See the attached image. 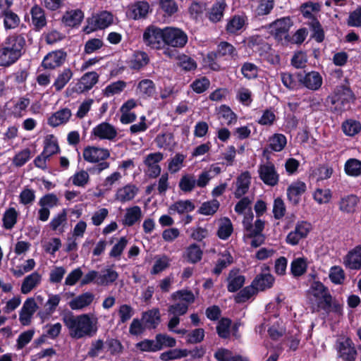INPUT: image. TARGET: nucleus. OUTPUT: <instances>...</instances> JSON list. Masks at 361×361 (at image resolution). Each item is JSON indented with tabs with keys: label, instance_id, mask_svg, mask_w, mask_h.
<instances>
[{
	"label": "nucleus",
	"instance_id": "69168bd1",
	"mask_svg": "<svg viewBox=\"0 0 361 361\" xmlns=\"http://www.w3.org/2000/svg\"><path fill=\"white\" fill-rule=\"evenodd\" d=\"M104 344L106 350L109 351L111 355H117L123 352V346L121 341L116 338L108 337Z\"/></svg>",
	"mask_w": 361,
	"mask_h": 361
},
{
	"label": "nucleus",
	"instance_id": "ddd939ff",
	"mask_svg": "<svg viewBox=\"0 0 361 361\" xmlns=\"http://www.w3.org/2000/svg\"><path fill=\"white\" fill-rule=\"evenodd\" d=\"M113 21V14L107 11H101L87 19L88 26L92 31L105 29L111 25Z\"/></svg>",
	"mask_w": 361,
	"mask_h": 361
},
{
	"label": "nucleus",
	"instance_id": "09e8293b",
	"mask_svg": "<svg viewBox=\"0 0 361 361\" xmlns=\"http://www.w3.org/2000/svg\"><path fill=\"white\" fill-rule=\"evenodd\" d=\"M203 251L200 245L192 243L186 249L187 261L192 264H196L202 258Z\"/></svg>",
	"mask_w": 361,
	"mask_h": 361
},
{
	"label": "nucleus",
	"instance_id": "a19ab883",
	"mask_svg": "<svg viewBox=\"0 0 361 361\" xmlns=\"http://www.w3.org/2000/svg\"><path fill=\"white\" fill-rule=\"evenodd\" d=\"M1 16L4 18V26L6 30L16 28L20 23V17L12 10L4 11Z\"/></svg>",
	"mask_w": 361,
	"mask_h": 361
},
{
	"label": "nucleus",
	"instance_id": "338daca9",
	"mask_svg": "<svg viewBox=\"0 0 361 361\" xmlns=\"http://www.w3.org/2000/svg\"><path fill=\"white\" fill-rule=\"evenodd\" d=\"M309 293L315 298L320 299L325 293H329V289L321 281H313L310 287Z\"/></svg>",
	"mask_w": 361,
	"mask_h": 361
},
{
	"label": "nucleus",
	"instance_id": "f03ea898",
	"mask_svg": "<svg viewBox=\"0 0 361 361\" xmlns=\"http://www.w3.org/2000/svg\"><path fill=\"white\" fill-rule=\"evenodd\" d=\"M238 56L235 47L231 43L222 41L220 42L215 51L207 53L205 61L208 67L214 71H221L226 69L222 66V61H228Z\"/></svg>",
	"mask_w": 361,
	"mask_h": 361
},
{
	"label": "nucleus",
	"instance_id": "f3484780",
	"mask_svg": "<svg viewBox=\"0 0 361 361\" xmlns=\"http://www.w3.org/2000/svg\"><path fill=\"white\" fill-rule=\"evenodd\" d=\"M343 264L347 269L351 270L361 269V245L348 251L343 257Z\"/></svg>",
	"mask_w": 361,
	"mask_h": 361
},
{
	"label": "nucleus",
	"instance_id": "393cba45",
	"mask_svg": "<svg viewBox=\"0 0 361 361\" xmlns=\"http://www.w3.org/2000/svg\"><path fill=\"white\" fill-rule=\"evenodd\" d=\"M275 279L271 274H257L252 281V284L257 291H263L273 286Z\"/></svg>",
	"mask_w": 361,
	"mask_h": 361
},
{
	"label": "nucleus",
	"instance_id": "412c9836",
	"mask_svg": "<svg viewBox=\"0 0 361 361\" xmlns=\"http://www.w3.org/2000/svg\"><path fill=\"white\" fill-rule=\"evenodd\" d=\"M30 15L35 30L39 31L47 25V22L44 10L39 5L35 4L31 8Z\"/></svg>",
	"mask_w": 361,
	"mask_h": 361
},
{
	"label": "nucleus",
	"instance_id": "680f3d73",
	"mask_svg": "<svg viewBox=\"0 0 361 361\" xmlns=\"http://www.w3.org/2000/svg\"><path fill=\"white\" fill-rule=\"evenodd\" d=\"M187 357L186 349H171L161 353L159 358L162 361L178 360Z\"/></svg>",
	"mask_w": 361,
	"mask_h": 361
},
{
	"label": "nucleus",
	"instance_id": "c85d7f7f",
	"mask_svg": "<svg viewBox=\"0 0 361 361\" xmlns=\"http://www.w3.org/2000/svg\"><path fill=\"white\" fill-rule=\"evenodd\" d=\"M138 188L133 184H128L121 188H118L115 195L116 200L121 202H126L134 199L137 194Z\"/></svg>",
	"mask_w": 361,
	"mask_h": 361
},
{
	"label": "nucleus",
	"instance_id": "e433bc0d",
	"mask_svg": "<svg viewBox=\"0 0 361 361\" xmlns=\"http://www.w3.org/2000/svg\"><path fill=\"white\" fill-rule=\"evenodd\" d=\"M233 232V226L228 217L221 219V222L216 232V235L221 239L226 240L229 238Z\"/></svg>",
	"mask_w": 361,
	"mask_h": 361
},
{
	"label": "nucleus",
	"instance_id": "58836bf2",
	"mask_svg": "<svg viewBox=\"0 0 361 361\" xmlns=\"http://www.w3.org/2000/svg\"><path fill=\"white\" fill-rule=\"evenodd\" d=\"M73 75V71L69 68H66L62 72L59 73L53 84L55 90L57 92L61 91L71 80Z\"/></svg>",
	"mask_w": 361,
	"mask_h": 361
},
{
	"label": "nucleus",
	"instance_id": "864d4df0",
	"mask_svg": "<svg viewBox=\"0 0 361 361\" xmlns=\"http://www.w3.org/2000/svg\"><path fill=\"white\" fill-rule=\"evenodd\" d=\"M287 143L286 137L281 133L274 134L269 140V147L274 152H281Z\"/></svg>",
	"mask_w": 361,
	"mask_h": 361
},
{
	"label": "nucleus",
	"instance_id": "f8f14e48",
	"mask_svg": "<svg viewBox=\"0 0 361 361\" xmlns=\"http://www.w3.org/2000/svg\"><path fill=\"white\" fill-rule=\"evenodd\" d=\"M336 350L338 357L343 361H355L357 355V350L352 339L349 337L342 341H336Z\"/></svg>",
	"mask_w": 361,
	"mask_h": 361
},
{
	"label": "nucleus",
	"instance_id": "4c0bfd02",
	"mask_svg": "<svg viewBox=\"0 0 361 361\" xmlns=\"http://www.w3.org/2000/svg\"><path fill=\"white\" fill-rule=\"evenodd\" d=\"M142 217V211L139 206H133L126 209L123 224L127 226H133Z\"/></svg>",
	"mask_w": 361,
	"mask_h": 361
},
{
	"label": "nucleus",
	"instance_id": "423d86ee",
	"mask_svg": "<svg viewBox=\"0 0 361 361\" xmlns=\"http://www.w3.org/2000/svg\"><path fill=\"white\" fill-rule=\"evenodd\" d=\"M293 25V22L290 16L278 18L269 25V27L271 28V34L278 42H282L283 39L289 42L288 32Z\"/></svg>",
	"mask_w": 361,
	"mask_h": 361
},
{
	"label": "nucleus",
	"instance_id": "a18cd8bd",
	"mask_svg": "<svg viewBox=\"0 0 361 361\" xmlns=\"http://www.w3.org/2000/svg\"><path fill=\"white\" fill-rule=\"evenodd\" d=\"M344 171L349 176H360L361 175V161L355 158L348 159L344 165Z\"/></svg>",
	"mask_w": 361,
	"mask_h": 361
},
{
	"label": "nucleus",
	"instance_id": "7c9ffc66",
	"mask_svg": "<svg viewBox=\"0 0 361 361\" xmlns=\"http://www.w3.org/2000/svg\"><path fill=\"white\" fill-rule=\"evenodd\" d=\"M94 295L90 292H86L79 295L69 302V306L73 310H81L90 305Z\"/></svg>",
	"mask_w": 361,
	"mask_h": 361
},
{
	"label": "nucleus",
	"instance_id": "4be33fe9",
	"mask_svg": "<svg viewBox=\"0 0 361 361\" xmlns=\"http://www.w3.org/2000/svg\"><path fill=\"white\" fill-rule=\"evenodd\" d=\"M251 175L246 171L241 173L236 180V190L234 192L235 197L240 198L246 194L250 185Z\"/></svg>",
	"mask_w": 361,
	"mask_h": 361
},
{
	"label": "nucleus",
	"instance_id": "052dcab7",
	"mask_svg": "<svg viewBox=\"0 0 361 361\" xmlns=\"http://www.w3.org/2000/svg\"><path fill=\"white\" fill-rule=\"evenodd\" d=\"M172 298L173 300H179L184 303L190 304L193 303L195 300L194 293L190 290L182 289L177 290L172 294Z\"/></svg>",
	"mask_w": 361,
	"mask_h": 361
},
{
	"label": "nucleus",
	"instance_id": "aec40b11",
	"mask_svg": "<svg viewBox=\"0 0 361 361\" xmlns=\"http://www.w3.org/2000/svg\"><path fill=\"white\" fill-rule=\"evenodd\" d=\"M92 133L101 140H114L117 135V131L114 126L107 122H102L96 126Z\"/></svg>",
	"mask_w": 361,
	"mask_h": 361
},
{
	"label": "nucleus",
	"instance_id": "4468645a",
	"mask_svg": "<svg viewBox=\"0 0 361 361\" xmlns=\"http://www.w3.org/2000/svg\"><path fill=\"white\" fill-rule=\"evenodd\" d=\"M296 77L300 84L311 90H317L322 85V78L317 71H311L305 74L298 73Z\"/></svg>",
	"mask_w": 361,
	"mask_h": 361
},
{
	"label": "nucleus",
	"instance_id": "c756f323",
	"mask_svg": "<svg viewBox=\"0 0 361 361\" xmlns=\"http://www.w3.org/2000/svg\"><path fill=\"white\" fill-rule=\"evenodd\" d=\"M149 63L148 54L143 51H135L131 60L129 62V67L134 71H140Z\"/></svg>",
	"mask_w": 361,
	"mask_h": 361
},
{
	"label": "nucleus",
	"instance_id": "3c124183",
	"mask_svg": "<svg viewBox=\"0 0 361 361\" xmlns=\"http://www.w3.org/2000/svg\"><path fill=\"white\" fill-rule=\"evenodd\" d=\"M118 278V274L116 271L107 269L103 274L98 276L96 283L99 286H108L114 283Z\"/></svg>",
	"mask_w": 361,
	"mask_h": 361
},
{
	"label": "nucleus",
	"instance_id": "9d476101",
	"mask_svg": "<svg viewBox=\"0 0 361 361\" xmlns=\"http://www.w3.org/2000/svg\"><path fill=\"white\" fill-rule=\"evenodd\" d=\"M258 173L260 180L268 186L274 187L279 182V174L271 162L260 164L258 168Z\"/></svg>",
	"mask_w": 361,
	"mask_h": 361
},
{
	"label": "nucleus",
	"instance_id": "4d7b16f0",
	"mask_svg": "<svg viewBox=\"0 0 361 361\" xmlns=\"http://www.w3.org/2000/svg\"><path fill=\"white\" fill-rule=\"evenodd\" d=\"M195 204L189 200H178L174 202L171 207L170 210L177 212L178 214L192 212L195 209Z\"/></svg>",
	"mask_w": 361,
	"mask_h": 361
},
{
	"label": "nucleus",
	"instance_id": "37998d69",
	"mask_svg": "<svg viewBox=\"0 0 361 361\" xmlns=\"http://www.w3.org/2000/svg\"><path fill=\"white\" fill-rule=\"evenodd\" d=\"M67 223V212L66 209H62L61 212L58 213L53 217L49 224L51 230L56 231L59 230L60 233L64 231L63 226Z\"/></svg>",
	"mask_w": 361,
	"mask_h": 361
},
{
	"label": "nucleus",
	"instance_id": "de8ad7c7",
	"mask_svg": "<svg viewBox=\"0 0 361 361\" xmlns=\"http://www.w3.org/2000/svg\"><path fill=\"white\" fill-rule=\"evenodd\" d=\"M308 25L312 32L311 37L318 43L322 42L324 40L325 34L319 20L314 19V21H310Z\"/></svg>",
	"mask_w": 361,
	"mask_h": 361
},
{
	"label": "nucleus",
	"instance_id": "49530a36",
	"mask_svg": "<svg viewBox=\"0 0 361 361\" xmlns=\"http://www.w3.org/2000/svg\"><path fill=\"white\" fill-rule=\"evenodd\" d=\"M12 114L16 118H20L24 115L27 108L30 104V99L27 97H21L16 102H13Z\"/></svg>",
	"mask_w": 361,
	"mask_h": 361
},
{
	"label": "nucleus",
	"instance_id": "c9c22d12",
	"mask_svg": "<svg viewBox=\"0 0 361 361\" xmlns=\"http://www.w3.org/2000/svg\"><path fill=\"white\" fill-rule=\"evenodd\" d=\"M41 275L35 271L31 274L27 276L21 285V293L23 294L29 293L41 281Z\"/></svg>",
	"mask_w": 361,
	"mask_h": 361
},
{
	"label": "nucleus",
	"instance_id": "9b49d317",
	"mask_svg": "<svg viewBox=\"0 0 361 361\" xmlns=\"http://www.w3.org/2000/svg\"><path fill=\"white\" fill-rule=\"evenodd\" d=\"M67 56V52L62 49L52 51L44 57L41 66L44 69L54 70L63 65Z\"/></svg>",
	"mask_w": 361,
	"mask_h": 361
},
{
	"label": "nucleus",
	"instance_id": "a211bd4d",
	"mask_svg": "<svg viewBox=\"0 0 361 361\" xmlns=\"http://www.w3.org/2000/svg\"><path fill=\"white\" fill-rule=\"evenodd\" d=\"M306 184L302 181L292 183L287 188V197L289 202L294 206L299 204L301 195L306 191Z\"/></svg>",
	"mask_w": 361,
	"mask_h": 361
},
{
	"label": "nucleus",
	"instance_id": "603ef678",
	"mask_svg": "<svg viewBox=\"0 0 361 361\" xmlns=\"http://www.w3.org/2000/svg\"><path fill=\"white\" fill-rule=\"evenodd\" d=\"M274 6V0H259L255 8V16L260 18L270 14Z\"/></svg>",
	"mask_w": 361,
	"mask_h": 361
},
{
	"label": "nucleus",
	"instance_id": "f257e3e1",
	"mask_svg": "<svg viewBox=\"0 0 361 361\" xmlns=\"http://www.w3.org/2000/svg\"><path fill=\"white\" fill-rule=\"evenodd\" d=\"M70 336L75 339L94 336L98 330L97 319H92L88 314L74 316L72 313L63 317Z\"/></svg>",
	"mask_w": 361,
	"mask_h": 361
},
{
	"label": "nucleus",
	"instance_id": "ea45409f",
	"mask_svg": "<svg viewBox=\"0 0 361 361\" xmlns=\"http://www.w3.org/2000/svg\"><path fill=\"white\" fill-rule=\"evenodd\" d=\"M307 269V259L298 257L293 259L290 264V273L294 277H300L305 274Z\"/></svg>",
	"mask_w": 361,
	"mask_h": 361
},
{
	"label": "nucleus",
	"instance_id": "774afa93",
	"mask_svg": "<svg viewBox=\"0 0 361 361\" xmlns=\"http://www.w3.org/2000/svg\"><path fill=\"white\" fill-rule=\"evenodd\" d=\"M174 140V135L171 133H164L158 135L154 142L159 148L166 149L172 145Z\"/></svg>",
	"mask_w": 361,
	"mask_h": 361
},
{
	"label": "nucleus",
	"instance_id": "0e129e2a",
	"mask_svg": "<svg viewBox=\"0 0 361 361\" xmlns=\"http://www.w3.org/2000/svg\"><path fill=\"white\" fill-rule=\"evenodd\" d=\"M159 350H162L164 347L173 348L176 345V341L166 334H157L155 336Z\"/></svg>",
	"mask_w": 361,
	"mask_h": 361
},
{
	"label": "nucleus",
	"instance_id": "5fc2aeb1",
	"mask_svg": "<svg viewBox=\"0 0 361 361\" xmlns=\"http://www.w3.org/2000/svg\"><path fill=\"white\" fill-rule=\"evenodd\" d=\"M177 65L185 71H194L197 68L196 61L190 56L184 54L178 56Z\"/></svg>",
	"mask_w": 361,
	"mask_h": 361
},
{
	"label": "nucleus",
	"instance_id": "f704fd0d",
	"mask_svg": "<svg viewBox=\"0 0 361 361\" xmlns=\"http://www.w3.org/2000/svg\"><path fill=\"white\" fill-rule=\"evenodd\" d=\"M149 9V5L148 2L145 1H137L132 6L129 16L134 20L145 18L147 15Z\"/></svg>",
	"mask_w": 361,
	"mask_h": 361
},
{
	"label": "nucleus",
	"instance_id": "e2e57ef3",
	"mask_svg": "<svg viewBox=\"0 0 361 361\" xmlns=\"http://www.w3.org/2000/svg\"><path fill=\"white\" fill-rule=\"evenodd\" d=\"M257 290L251 283L243 289H241L235 296V302L236 303H243L248 300L252 295L257 293Z\"/></svg>",
	"mask_w": 361,
	"mask_h": 361
},
{
	"label": "nucleus",
	"instance_id": "6e6d98bb",
	"mask_svg": "<svg viewBox=\"0 0 361 361\" xmlns=\"http://www.w3.org/2000/svg\"><path fill=\"white\" fill-rule=\"evenodd\" d=\"M231 323V319L227 317H223L219 320L216 326V332L220 338L224 339L229 338Z\"/></svg>",
	"mask_w": 361,
	"mask_h": 361
},
{
	"label": "nucleus",
	"instance_id": "8fccbe9b",
	"mask_svg": "<svg viewBox=\"0 0 361 361\" xmlns=\"http://www.w3.org/2000/svg\"><path fill=\"white\" fill-rule=\"evenodd\" d=\"M18 212L13 207H10L3 214V227L5 229H12L17 222Z\"/></svg>",
	"mask_w": 361,
	"mask_h": 361
},
{
	"label": "nucleus",
	"instance_id": "6ab92c4d",
	"mask_svg": "<svg viewBox=\"0 0 361 361\" xmlns=\"http://www.w3.org/2000/svg\"><path fill=\"white\" fill-rule=\"evenodd\" d=\"M226 8L227 4L225 0H216L207 11L206 17L213 23H219L223 19Z\"/></svg>",
	"mask_w": 361,
	"mask_h": 361
},
{
	"label": "nucleus",
	"instance_id": "dca6fc26",
	"mask_svg": "<svg viewBox=\"0 0 361 361\" xmlns=\"http://www.w3.org/2000/svg\"><path fill=\"white\" fill-rule=\"evenodd\" d=\"M99 75L96 71L85 73L80 79L73 90L82 94L90 90L99 81Z\"/></svg>",
	"mask_w": 361,
	"mask_h": 361
},
{
	"label": "nucleus",
	"instance_id": "1a4fd4ad",
	"mask_svg": "<svg viewBox=\"0 0 361 361\" xmlns=\"http://www.w3.org/2000/svg\"><path fill=\"white\" fill-rule=\"evenodd\" d=\"M163 159L164 154L160 152L150 153L145 157L143 164L147 167L145 173L149 178H156L160 176L161 168L159 164Z\"/></svg>",
	"mask_w": 361,
	"mask_h": 361
},
{
	"label": "nucleus",
	"instance_id": "2f4dec72",
	"mask_svg": "<svg viewBox=\"0 0 361 361\" xmlns=\"http://www.w3.org/2000/svg\"><path fill=\"white\" fill-rule=\"evenodd\" d=\"M60 147L56 137L53 134L47 135L44 137L43 154H46L47 157H51L52 155L60 152Z\"/></svg>",
	"mask_w": 361,
	"mask_h": 361
},
{
	"label": "nucleus",
	"instance_id": "bf43d9fd",
	"mask_svg": "<svg viewBox=\"0 0 361 361\" xmlns=\"http://www.w3.org/2000/svg\"><path fill=\"white\" fill-rule=\"evenodd\" d=\"M230 273L228 276V283L227 286V290L230 293H235L239 290L244 285L245 281V277L243 275H237L234 277L231 276Z\"/></svg>",
	"mask_w": 361,
	"mask_h": 361
},
{
	"label": "nucleus",
	"instance_id": "c03bdc74",
	"mask_svg": "<svg viewBox=\"0 0 361 361\" xmlns=\"http://www.w3.org/2000/svg\"><path fill=\"white\" fill-rule=\"evenodd\" d=\"M321 9V6L319 3H314L308 1L302 4L300 11L305 18H308L310 21H314V19L317 18L312 13L313 12H318Z\"/></svg>",
	"mask_w": 361,
	"mask_h": 361
},
{
	"label": "nucleus",
	"instance_id": "13d9d810",
	"mask_svg": "<svg viewBox=\"0 0 361 361\" xmlns=\"http://www.w3.org/2000/svg\"><path fill=\"white\" fill-rule=\"evenodd\" d=\"M196 185V179L194 176L185 174L183 175L179 181L178 187L184 192H190Z\"/></svg>",
	"mask_w": 361,
	"mask_h": 361
},
{
	"label": "nucleus",
	"instance_id": "a878e982",
	"mask_svg": "<svg viewBox=\"0 0 361 361\" xmlns=\"http://www.w3.org/2000/svg\"><path fill=\"white\" fill-rule=\"evenodd\" d=\"M136 92L143 99L151 98L156 93L155 84L152 80L142 79L138 82Z\"/></svg>",
	"mask_w": 361,
	"mask_h": 361
},
{
	"label": "nucleus",
	"instance_id": "0eeeda50",
	"mask_svg": "<svg viewBox=\"0 0 361 361\" xmlns=\"http://www.w3.org/2000/svg\"><path fill=\"white\" fill-rule=\"evenodd\" d=\"M188 37L182 29L171 26L164 27V44L173 48H183Z\"/></svg>",
	"mask_w": 361,
	"mask_h": 361
},
{
	"label": "nucleus",
	"instance_id": "b1692460",
	"mask_svg": "<svg viewBox=\"0 0 361 361\" xmlns=\"http://www.w3.org/2000/svg\"><path fill=\"white\" fill-rule=\"evenodd\" d=\"M20 56H18L15 51H13L2 43L0 44V66L9 67L16 63Z\"/></svg>",
	"mask_w": 361,
	"mask_h": 361
},
{
	"label": "nucleus",
	"instance_id": "39448f33",
	"mask_svg": "<svg viewBox=\"0 0 361 361\" xmlns=\"http://www.w3.org/2000/svg\"><path fill=\"white\" fill-rule=\"evenodd\" d=\"M144 44L154 49H160L164 44V27L160 28L150 25L144 30L142 35Z\"/></svg>",
	"mask_w": 361,
	"mask_h": 361
},
{
	"label": "nucleus",
	"instance_id": "79ce46f5",
	"mask_svg": "<svg viewBox=\"0 0 361 361\" xmlns=\"http://www.w3.org/2000/svg\"><path fill=\"white\" fill-rule=\"evenodd\" d=\"M341 129L345 135L353 137L361 131V123L354 119H347L342 123Z\"/></svg>",
	"mask_w": 361,
	"mask_h": 361
},
{
	"label": "nucleus",
	"instance_id": "6e6552de",
	"mask_svg": "<svg viewBox=\"0 0 361 361\" xmlns=\"http://www.w3.org/2000/svg\"><path fill=\"white\" fill-rule=\"evenodd\" d=\"M248 25V17L245 13L242 12L240 14L231 16L227 19L225 31L229 35L238 36L247 29Z\"/></svg>",
	"mask_w": 361,
	"mask_h": 361
},
{
	"label": "nucleus",
	"instance_id": "2eb2a0df",
	"mask_svg": "<svg viewBox=\"0 0 361 361\" xmlns=\"http://www.w3.org/2000/svg\"><path fill=\"white\" fill-rule=\"evenodd\" d=\"M2 44L13 51H15L18 56H22L25 53L26 40L24 34L15 32L9 35L6 37Z\"/></svg>",
	"mask_w": 361,
	"mask_h": 361
},
{
	"label": "nucleus",
	"instance_id": "cd10ccee",
	"mask_svg": "<svg viewBox=\"0 0 361 361\" xmlns=\"http://www.w3.org/2000/svg\"><path fill=\"white\" fill-rule=\"evenodd\" d=\"M72 113L68 108L61 109L53 114L48 118V124L52 127H57L66 123L71 118Z\"/></svg>",
	"mask_w": 361,
	"mask_h": 361
},
{
	"label": "nucleus",
	"instance_id": "7ed1b4c3",
	"mask_svg": "<svg viewBox=\"0 0 361 361\" xmlns=\"http://www.w3.org/2000/svg\"><path fill=\"white\" fill-rule=\"evenodd\" d=\"M82 156L84 160L89 163H97V164L87 169L91 174H99L109 167V163L105 161L110 157V152L107 149L87 146L84 148Z\"/></svg>",
	"mask_w": 361,
	"mask_h": 361
},
{
	"label": "nucleus",
	"instance_id": "20e7f679",
	"mask_svg": "<svg viewBox=\"0 0 361 361\" xmlns=\"http://www.w3.org/2000/svg\"><path fill=\"white\" fill-rule=\"evenodd\" d=\"M355 99V96L350 87L345 85L338 86L334 94L329 96L327 101L331 104V111L342 113L350 108V104Z\"/></svg>",
	"mask_w": 361,
	"mask_h": 361
},
{
	"label": "nucleus",
	"instance_id": "473e14b6",
	"mask_svg": "<svg viewBox=\"0 0 361 361\" xmlns=\"http://www.w3.org/2000/svg\"><path fill=\"white\" fill-rule=\"evenodd\" d=\"M142 319L146 328L149 329H156L161 322L159 310L158 308H153L144 312Z\"/></svg>",
	"mask_w": 361,
	"mask_h": 361
},
{
	"label": "nucleus",
	"instance_id": "5701e85b",
	"mask_svg": "<svg viewBox=\"0 0 361 361\" xmlns=\"http://www.w3.org/2000/svg\"><path fill=\"white\" fill-rule=\"evenodd\" d=\"M252 219L253 214H252L250 219H245L243 221L244 229L247 232V238H252L253 236L262 233V231L264 228V221H262L260 219H257L255 221V225L253 226L251 222Z\"/></svg>",
	"mask_w": 361,
	"mask_h": 361
},
{
	"label": "nucleus",
	"instance_id": "bb28decb",
	"mask_svg": "<svg viewBox=\"0 0 361 361\" xmlns=\"http://www.w3.org/2000/svg\"><path fill=\"white\" fill-rule=\"evenodd\" d=\"M84 13L80 9L66 11L62 17L63 23L68 27H74L80 25Z\"/></svg>",
	"mask_w": 361,
	"mask_h": 361
},
{
	"label": "nucleus",
	"instance_id": "72a5a7b5",
	"mask_svg": "<svg viewBox=\"0 0 361 361\" xmlns=\"http://www.w3.org/2000/svg\"><path fill=\"white\" fill-rule=\"evenodd\" d=\"M359 202V198L355 195H348L342 197L339 202V209L345 213H353Z\"/></svg>",
	"mask_w": 361,
	"mask_h": 361
}]
</instances>
